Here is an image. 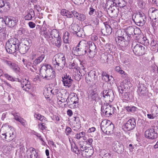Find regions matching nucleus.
<instances>
[{
    "mask_svg": "<svg viewBox=\"0 0 158 158\" xmlns=\"http://www.w3.org/2000/svg\"><path fill=\"white\" fill-rule=\"evenodd\" d=\"M52 64L56 70L59 71H61L66 64L64 55L61 53L56 54L53 58Z\"/></svg>",
    "mask_w": 158,
    "mask_h": 158,
    "instance_id": "1",
    "label": "nucleus"
},
{
    "mask_svg": "<svg viewBox=\"0 0 158 158\" xmlns=\"http://www.w3.org/2000/svg\"><path fill=\"white\" fill-rule=\"evenodd\" d=\"M40 75L44 79L47 80H50L55 77L54 70L50 64L42 65L40 68Z\"/></svg>",
    "mask_w": 158,
    "mask_h": 158,
    "instance_id": "2",
    "label": "nucleus"
},
{
    "mask_svg": "<svg viewBox=\"0 0 158 158\" xmlns=\"http://www.w3.org/2000/svg\"><path fill=\"white\" fill-rule=\"evenodd\" d=\"M101 127L104 133L109 135L113 133L114 125L110 121L105 119L102 122Z\"/></svg>",
    "mask_w": 158,
    "mask_h": 158,
    "instance_id": "3",
    "label": "nucleus"
},
{
    "mask_svg": "<svg viewBox=\"0 0 158 158\" xmlns=\"http://www.w3.org/2000/svg\"><path fill=\"white\" fill-rule=\"evenodd\" d=\"M150 18L152 20L151 24L154 28L158 27V10L154 8H151L148 11Z\"/></svg>",
    "mask_w": 158,
    "mask_h": 158,
    "instance_id": "4",
    "label": "nucleus"
},
{
    "mask_svg": "<svg viewBox=\"0 0 158 158\" xmlns=\"http://www.w3.org/2000/svg\"><path fill=\"white\" fill-rule=\"evenodd\" d=\"M133 21L138 26H143L146 21V17L143 13H134L132 16Z\"/></svg>",
    "mask_w": 158,
    "mask_h": 158,
    "instance_id": "5",
    "label": "nucleus"
},
{
    "mask_svg": "<svg viewBox=\"0 0 158 158\" xmlns=\"http://www.w3.org/2000/svg\"><path fill=\"white\" fill-rule=\"evenodd\" d=\"M132 48L133 52L135 55L140 56L145 54L147 48L143 46L140 44L133 43L132 45Z\"/></svg>",
    "mask_w": 158,
    "mask_h": 158,
    "instance_id": "6",
    "label": "nucleus"
},
{
    "mask_svg": "<svg viewBox=\"0 0 158 158\" xmlns=\"http://www.w3.org/2000/svg\"><path fill=\"white\" fill-rule=\"evenodd\" d=\"M106 104L103 105L101 108V111L103 114L105 115H110L116 113V110L115 108L110 105Z\"/></svg>",
    "mask_w": 158,
    "mask_h": 158,
    "instance_id": "7",
    "label": "nucleus"
},
{
    "mask_svg": "<svg viewBox=\"0 0 158 158\" xmlns=\"http://www.w3.org/2000/svg\"><path fill=\"white\" fill-rule=\"evenodd\" d=\"M86 41L83 40L81 41L77 47L74 50V52L77 56H81L86 53V50L84 51V48L85 46Z\"/></svg>",
    "mask_w": 158,
    "mask_h": 158,
    "instance_id": "8",
    "label": "nucleus"
},
{
    "mask_svg": "<svg viewBox=\"0 0 158 158\" xmlns=\"http://www.w3.org/2000/svg\"><path fill=\"white\" fill-rule=\"evenodd\" d=\"M101 94L102 95L103 99L106 102H112L114 98V95L113 91L110 89L104 90Z\"/></svg>",
    "mask_w": 158,
    "mask_h": 158,
    "instance_id": "9",
    "label": "nucleus"
},
{
    "mask_svg": "<svg viewBox=\"0 0 158 158\" xmlns=\"http://www.w3.org/2000/svg\"><path fill=\"white\" fill-rule=\"evenodd\" d=\"M14 132L15 130L13 128H8L6 133L1 134V137L4 140H7L8 141L11 140L14 138Z\"/></svg>",
    "mask_w": 158,
    "mask_h": 158,
    "instance_id": "10",
    "label": "nucleus"
},
{
    "mask_svg": "<svg viewBox=\"0 0 158 158\" xmlns=\"http://www.w3.org/2000/svg\"><path fill=\"white\" fill-rule=\"evenodd\" d=\"M115 40L116 42L118 43L119 45L123 47L127 46L129 44L130 41L127 35H126L125 36L123 35L121 36L119 38H116Z\"/></svg>",
    "mask_w": 158,
    "mask_h": 158,
    "instance_id": "11",
    "label": "nucleus"
},
{
    "mask_svg": "<svg viewBox=\"0 0 158 158\" xmlns=\"http://www.w3.org/2000/svg\"><path fill=\"white\" fill-rule=\"evenodd\" d=\"M145 136L150 139H153L157 138V134L155 132L154 127L148 129L145 132Z\"/></svg>",
    "mask_w": 158,
    "mask_h": 158,
    "instance_id": "12",
    "label": "nucleus"
},
{
    "mask_svg": "<svg viewBox=\"0 0 158 158\" xmlns=\"http://www.w3.org/2000/svg\"><path fill=\"white\" fill-rule=\"evenodd\" d=\"M136 122L134 119H129L123 126L126 130L130 131L133 130L135 127Z\"/></svg>",
    "mask_w": 158,
    "mask_h": 158,
    "instance_id": "13",
    "label": "nucleus"
},
{
    "mask_svg": "<svg viewBox=\"0 0 158 158\" xmlns=\"http://www.w3.org/2000/svg\"><path fill=\"white\" fill-rule=\"evenodd\" d=\"M62 81L64 86L69 88L72 85L73 80L71 79V77L66 74L63 76Z\"/></svg>",
    "mask_w": 158,
    "mask_h": 158,
    "instance_id": "14",
    "label": "nucleus"
},
{
    "mask_svg": "<svg viewBox=\"0 0 158 158\" xmlns=\"http://www.w3.org/2000/svg\"><path fill=\"white\" fill-rule=\"evenodd\" d=\"M98 76L96 75V72L94 70H91L88 74L86 75L85 79L87 83L91 81H93L97 79Z\"/></svg>",
    "mask_w": 158,
    "mask_h": 158,
    "instance_id": "15",
    "label": "nucleus"
},
{
    "mask_svg": "<svg viewBox=\"0 0 158 158\" xmlns=\"http://www.w3.org/2000/svg\"><path fill=\"white\" fill-rule=\"evenodd\" d=\"M5 22L6 25L11 27H14L17 24L18 20L15 18L10 17L6 18Z\"/></svg>",
    "mask_w": 158,
    "mask_h": 158,
    "instance_id": "16",
    "label": "nucleus"
},
{
    "mask_svg": "<svg viewBox=\"0 0 158 158\" xmlns=\"http://www.w3.org/2000/svg\"><path fill=\"white\" fill-rule=\"evenodd\" d=\"M114 150L118 153H121L124 151L123 146L118 141H114L113 144Z\"/></svg>",
    "mask_w": 158,
    "mask_h": 158,
    "instance_id": "17",
    "label": "nucleus"
},
{
    "mask_svg": "<svg viewBox=\"0 0 158 158\" xmlns=\"http://www.w3.org/2000/svg\"><path fill=\"white\" fill-rule=\"evenodd\" d=\"M41 35L44 36L48 41L52 40V36H50V29H48L46 27H43L40 32Z\"/></svg>",
    "mask_w": 158,
    "mask_h": 158,
    "instance_id": "18",
    "label": "nucleus"
},
{
    "mask_svg": "<svg viewBox=\"0 0 158 158\" xmlns=\"http://www.w3.org/2000/svg\"><path fill=\"white\" fill-rule=\"evenodd\" d=\"M88 94L89 97L92 100L95 101H97L98 100L99 97L96 88L93 87V89L89 91Z\"/></svg>",
    "mask_w": 158,
    "mask_h": 158,
    "instance_id": "19",
    "label": "nucleus"
},
{
    "mask_svg": "<svg viewBox=\"0 0 158 158\" xmlns=\"http://www.w3.org/2000/svg\"><path fill=\"white\" fill-rule=\"evenodd\" d=\"M140 31L139 29L136 28L135 29L132 26H130L127 28L126 30L125 31V32H126L127 36L129 38V40H130L131 38L133 36V33L134 34H138L139 33H136L135 31Z\"/></svg>",
    "mask_w": 158,
    "mask_h": 158,
    "instance_id": "20",
    "label": "nucleus"
},
{
    "mask_svg": "<svg viewBox=\"0 0 158 158\" xmlns=\"http://www.w3.org/2000/svg\"><path fill=\"white\" fill-rule=\"evenodd\" d=\"M10 8V5L9 2L0 0V12L2 13L6 12Z\"/></svg>",
    "mask_w": 158,
    "mask_h": 158,
    "instance_id": "21",
    "label": "nucleus"
},
{
    "mask_svg": "<svg viewBox=\"0 0 158 158\" xmlns=\"http://www.w3.org/2000/svg\"><path fill=\"white\" fill-rule=\"evenodd\" d=\"M19 46L9 44L8 43L6 44V51L9 53H14L17 52V48Z\"/></svg>",
    "mask_w": 158,
    "mask_h": 158,
    "instance_id": "22",
    "label": "nucleus"
},
{
    "mask_svg": "<svg viewBox=\"0 0 158 158\" xmlns=\"http://www.w3.org/2000/svg\"><path fill=\"white\" fill-rule=\"evenodd\" d=\"M118 8L114 5V3H112V1H108L106 4V8L108 14H109L110 10L111 12L114 11L115 9H117Z\"/></svg>",
    "mask_w": 158,
    "mask_h": 158,
    "instance_id": "23",
    "label": "nucleus"
},
{
    "mask_svg": "<svg viewBox=\"0 0 158 158\" xmlns=\"http://www.w3.org/2000/svg\"><path fill=\"white\" fill-rule=\"evenodd\" d=\"M128 82L127 80H124L122 82L120 85L118 87L119 91H128V89L129 86L128 85Z\"/></svg>",
    "mask_w": 158,
    "mask_h": 158,
    "instance_id": "24",
    "label": "nucleus"
},
{
    "mask_svg": "<svg viewBox=\"0 0 158 158\" xmlns=\"http://www.w3.org/2000/svg\"><path fill=\"white\" fill-rule=\"evenodd\" d=\"M45 55L43 53L41 54L33 61L32 67L35 69H36V65L41 62L45 57Z\"/></svg>",
    "mask_w": 158,
    "mask_h": 158,
    "instance_id": "25",
    "label": "nucleus"
},
{
    "mask_svg": "<svg viewBox=\"0 0 158 158\" xmlns=\"http://www.w3.org/2000/svg\"><path fill=\"white\" fill-rule=\"evenodd\" d=\"M74 10L70 11L69 10L65 9H62L61 11V14L62 15L64 16H66L68 18H72L73 16V12Z\"/></svg>",
    "mask_w": 158,
    "mask_h": 158,
    "instance_id": "26",
    "label": "nucleus"
},
{
    "mask_svg": "<svg viewBox=\"0 0 158 158\" xmlns=\"http://www.w3.org/2000/svg\"><path fill=\"white\" fill-rule=\"evenodd\" d=\"M146 88L143 85H141L138 87L137 92L140 96H145L147 94V90Z\"/></svg>",
    "mask_w": 158,
    "mask_h": 158,
    "instance_id": "27",
    "label": "nucleus"
},
{
    "mask_svg": "<svg viewBox=\"0 0 158 158\" xmlns=\"http://www.w3.org/2000/svg\"><path fill=\"white\" fill-rule=\"evenodd\" d=\"M84 151L82 152L81 154L84 157H88L91 156L93 153V149L87 147L86 149H85Z\"/></svg>",
    "mask_w": 158,
    "mask_h": 158,
    "instance_id": "28",
    "label": "nucleus"
},
{
    "mask_svg": "<svg viewBox=\"0 0 158 158\" xmlns=\"http://www.w3.org/2000/svg\"><path fill=\"white\" fill-rule=\"evenodd\" d=\"M106 29H102V32L104 33L105 35H109L111 34L112 32V29L110 26L109 25L107 24V22L104 23Z\"/></svg>",
    "mask_w": 158,
    "mask_h": 158,
    "instance_id": "29",
    "label": "nucleus"
},
{
    "mask_svg": "<svg viewBox=\"0 0 158 158\" xmlns=\"http://www.w3.org/2000/svg\"><path fill=\"white\" fill-rule=\"evenodd\" d=\"M35 16V12L32 9H30L27 11V14L24 17V19L26 20H31Z\"/></svg>",
    "mask_w": 158,
    "mask_h": 158,
    "instance_id": "30",
    "label": "nucleus"
},
{
    "mask_svg": "<svg viewBox=\"0 0 158 158\" xmlns=\"http://www.w3.org/2000/svg\"><path fill=\"white\" fill-rule=\"evenodd\" d=\"M73 16L77 19L81 21H84L86 19L85 15L83 14L79 13L76 11H73Z\"/></svg>",
    "mask_w": 158,
    "mask_h": 158,
    "instance_id": "31",
    "label": "nucleus"
},
{
    "mask_svg": "<svg viewBox=\"0 0 158 158\" xmlns=\"http://www.w3.org/2000/svg\"><path fill=\"white\" fill-rule=\"evenodd\" d=\"M29 49L25 45L22 44L19 46V48H17V52L19 51L21 54H24L27 52Z\"/></svg>",
    "mask_w": 158,
    "mask_h": 158,
    "instance_id": "32",
    "label": "nucleus"
},
{
    "mask_svg": "<svg viewBox=\"0 0 158 158\" xmlns=\"http://www.w3.org/2000/svg\"><path fill=\"white\" fill-rule=\"evenodd\" d=\"M150 41V44L152 48L155 49V51H158V43L157 40L156 39L151 38Z\"/></svg>",
    "mask_w": 158,
    "mask_h": 158,
    "instance_id": "33",
    "label": "nucleus"
},
{
    "mask_svg": "<svg viewBox=\"0 0 158 158\" xmlns=\"http://www.w3.org/2000/svg\"><path fill=\"white\" fill-rule=\"evenodd\" d=\"M27 152H29L30 153V155L31 158H37L38 156L37 153L35 149L33 148H30L27 150Z\"/></svg>",
    "mask_w": 158,
    "mask_h": 158,
    "instance_id": "34",
    "label": "nucleus"
},
{
    "mask_svg": "<svg viewBox=\"0 0 158 158\" xmlns=\"http://www.w3.org/2000/svg\"><path fill=\"white\" fill-rule=\"evenodd\" d=\"M79 98L77 95H74L69 100L68 99L67 103L69 105L72 104H76L78 103Z\"/></svg>",
    "mask_w": 158,
    "mask_h": 158,
    "instance_id": "35",
    "label": "nucleus"
},
{
    "mask_svg": "<svg viewBox=\"0 0 158 158\" xmlns=\"http://www.w3.org/2000/svg\"><path fill=\"white\" fill-rule=\"evenodd\" d=\"M50 36H52V40L53 38H57L58 37H60L59 35V32L56 29H53L52 30L50 29Z\"/></svg>",
    "mask_w": 158,
    "mask_h": 158,
    "instance_id": "36",
    "label": "nucleus"
},
{
    "mask_svg": "<svg viewBox=\"0 0 158 158\" xmlns=\"http://www.w3.org/2000/svg\"><path fill=\"white\" fill-rule=\"evenodd\" d=\"M6 28H2L0 29V41H2L6 39Z\"/></svg>",
    "mask_w": 158,
    "mask_h": 158,
    "instance_id": "37",
    "label": "nucleus"
},
{
    "mask_svg": "<svg viewBox=\"0 0 158 158\" xmlns=\"http://www.w3.org/2000/svg\"><path fill=\"white\" fill-rule=\"evenodd\" d=\"M3 76L7 80H8L12 82L19 81V79L14 77L12 76L7 73H6L4 74Z\"/></svg>",
    "mask_w": 158,
    "mask_h": 158,
    "instance_id": "38",
    "label": "nucleus"
},
{
    "mask_svg": "<svg viewBox=\"0 0 158 158\" xmlns=\"http://www.w3.org/2000/svg\"><path fill=\"white\" fill-rule=\"evenodd\" d=\"M53 90L50 88H45L44 90V94L46 98H49L51 96V94L52 93Z\"/></svg>",
    "mask_w": 158,
    "mask_h": 158,
    "instance_id": "39",
    "label": "nucleus"
},
{
    "mask_svg": "<svg viewBox=\"0 0 158 158\" xmlns=\"http://www.w3.org/2000/svg\"><path fill=\"white\" fill-rule=\"evenodd\" d=\"M6 43L18 46L20 45L19 40L15 38L10 39Z\"/></svg>",
    "mask_w": 158,
    "mask_h": 158,
    "instance_id": "40",
    "label": "nucleus"
},
{
    "mask_svg": "<svg viewBox=\"0 0 158 158\" xmlns=\"http://www.w3.org/2000/svg\"><path fill=\"white\" fill-rule=\"evenodd\" d=\"M52 42L54 45L58 48H60L61 46L62 40L60 37L56 38L54 41H52Z\"/></svg>",
    "mask_w": 158,
    "mask_h": 158,
    "instance_id": "41",
    "label": "nucleus"
},
{
    "mask_svg": "<svg viewBox=\"0 0 158 158\" xmlns=\"http://www.w3.org/2000/svg\"><path fill=\"white\" fill-rule=\"evenodd\" d=\"M127 91H119V95L123 99L127 101L129 99V97L128 95Z\"/></svg>",
    "mask_w": 158,
    "mask_h": 158,
    "instance_id": "42",
    "label": "nucleus"
},
{
    "mask_svg": "<svg viewBox=\"0 0 158 158\" xmlns=\"http://www.w3.org/2000/svg\"><path fill=\"white\" fill-rule=\"evenodd\" d=\"M80 30H81V28L78 25L76 24H72L70 30L73 34H75Z\"/></svg>",
    "mask_w": 158,
    "mask_h": 158,
    "instance_id": "43",
    "label": "nucleus"
},
{
    "mask_svg": "<svg viewBox=\"0 0 158 158\" xmlns=\"http://www.w3.org/2000/svg\"><path fill=\"white\" fill-rule=\"evenodd\" d=\"M126 35H127L125 31L123 30L118 29V30L115 34L116 36V38H119L121 36L123 35L126 36Z\"/></svg>",
    "mask_w": 158,
    "mask_h": 158,
    "instance_id": "44",
    "label": "nucleus"
},
{
    "mask_svg": "<svg viewBox=\"0 0 158 158\" xmlns=\"http://www.w3.org/2000/svg\"><path fill=\"white\" fill-rule=\"evenodd\" d=\"M119 13L118 8L116 9L113 11L111 12L110 10L109 11V14H108L112 18H115L118 16V13Z\"/></svg>",
    "mask_w": 158,
    "mask_h": 158,
    "instance_id": "45",
    "label": "nucleus"
},
{
    "mask_svg": "<svg viewBox=\"0 0 158 158\" xmlns=\"http://www.w3.org/2000/svg\"><path fill=\"white\" fill-rule=\"evenodd\" d=\"M100 155L102 158H109L110 157V153L104 149L101 150Z\"/></svg>",
    "mask_w": 158,
    "mask_h": 158,
    "instance_id": "46",
    "label": "nucleus"
},
{
    "mask_svg": "<svg viewBox=\"0 0 158 158\" xmlns=\"http://www.w3.org/2000/svg\"><path fill=\"white\" fill-rule=\"evenodd\" d=\"M126 109L129 112H131L133 113L135 112H137L138 110V109L137 107L132 106L126 107Z\"/></svg>",
    "mask_w": 158,
    "mask_h": 158,
    "instance_id": "47",
    "label": "nucleus"
},
{
    "mask_svg": "<svg viewBox=\"0 0 158 158\" xmlns=\"http://www.w3.org/2000/svg\"><path fill=\"white\" fill-rule=\"evenodd\" d=\"M69 34L67 31L65 32L63 37V41L64 43L67 44L69 43L70 39L69 38Z\"/></svg>",
    "mask_w": 158,
    "mask_h": 158,
    "instance_id": "48",
    "label": "nucleus"
},
{
    "mask_svg": "<svg viewBox=\"0 0 158 158\" xmlns=\"http://www.w3.org/2000/svg\"><path fill=\"white\" fill-rule=\"evenodd\" d=\"M71 148L72 151L77 154H80V151L78 149L75 143L71 144Z\"/></svg>",
    "mask_w": 158,
    "mask_h": 158,
    "instance_id": "49",
    "label": "nucleus"
},
{
    "mask_svg": "<svg viewBox=\"0 0 158 158\" xmlns=\"http://www.w3.org/2000/svg\"><path fill=\"white\" fill-rule=\"evenodd\" d=\"M102 78L105 81L108 82L113 81L114 79L112 76H110L109 75L104 77H103Z\"/></svg>",
    "mask_w": 158,
    "mask_h": 158,
    "instance_id": "50",
    "label": "nucleus"
},
{
    "mask_svg": "<svg viewBox=\"0 0 158 158\" xmlns=\"http://www.w3.org/2000/svg\"><path fill=\"white\" fill-rule=\"evenodd\" d=\"M23 90L26 91H30L32 89V86L31 85L30 82H28V84L22 87Z\"/></svg>",
    "mask_w": 158,
    "mask_h": 158,
    "instance_id": "51",
    "label": "nucleus"
},
{
    "mask_svg": "<svg viewBox=\"0 0 158 158\" xmlns=\"http://www.w3.org/2000/svg\"><path fill=\"white\" fill-rule=\"evenodd\" d=\"M142 38L143 41L142 43H143L145 45L148 46L150 44V43L151 42L150 40H151V38H150L149 39H148L146 37H143Z\"/></svg>",
    "mask_w": 158,
    "mask_h": 158,
    "instance_id": "52",
    "label": "nucleus"
},
{
    "mask_svg": "<svg viewBox=\"0 0 158 158\" xmlns=\"http://www.w3.org/2000/svg\"><path fill=\"white\" fill-rule=\"evenodd\" d=\"M41 54V52L39 51L33 52L31 53L32 59H34L36 57H38Z\"/></svg>",
    "mask_w": 158,
    "mask_h": 158,
    "instance_id": "53",
    "label": "nucleus"
},
{
    "mask_svg": "<svg viewBox=\"0 0 158 158\" xmlns=\"http://www.w3.org/2000/svg\"><path fill=\"white\" fill-rule=\"evenodd\" d=\"M139 7L140 8H143L145 6V3L143 0H135Z\"/></svg>",
    "mask_w": 158,
    "mask_h": 158,
    "instance_id": "54",
    "label": "nucleus"
},
{
    "mask_svg": "<svg viewBox=\"0 0 158 158\" xmlns=\"http://www.w3.org/2000/svg\"><path fill=\"white\" fill-rule=\"evenodd\" d=\"M10 68L13 69L16 73H18L19 71V68L17 65L14 63Z\"/></svg>",
    "mask_w": 158,
    "mask_h": 158,
    "instance_id": "55",
    "label": "nucleus"
},
{
    "mask_svg": "<svg viewBox=\"0 0 158 158\" xmlns=\"http://www.w3.org/2000/svg\"><path fill=\"white\" fill-rule=\"evenodd\" d=\"M89 52H90L91 51H93L95 50L96 48V46L94 43L91 42L89 45Z\"/></svg>",
    "mask_w": 158,
    "mask_h": 158,
    "instance_id": "56",
    "label": "nucleus"
},
{
    "mask_svg": "<svg viewBox=\"0 0 158 158\" xmlns=\"http://www.w3.org/2000/svg\"><path fill=\"white\" fill-rule=\"evenodd\" d=\"M69 67L70 69H75L76 71H77V72H78V68L77 64L74 62L70 63L69 65Z\"/></svg>",
    "mask_w": 158,
    "mask_h": 158,
    "instance_id": "57",
    "label": "nucleus"
},
{
    "mask_svg": "<svg viewBox=\"0 0 158 158\" xmlns=\"http://www.w3.org/2000/svg\"><path fill=\"white\" fill-rule=\"evenodd\" d=\"M31 40L29 39H26L24 40V44H23V45H25L26 46L30 48V47L31 46Z\"/></svg>",
    "mask_w": 158,
    "mask_h": 158,
    "instance_id": "58",
    "label": "nucleus"
},
{
    "mask_svg": "<svg viewBox=\"0 0 158 158\" xmlns=\"http://www.w3.org/2000/svg\"><path fill=\"white\" fill-rule=\"evenodd\" d=\"M89 12L88 14L90 16L93 15L94 14H95L96 12L95 9L92 6H91L89 8Z\"/></svg>",
    "mask_w": 158,
    "mask_h": 158,
    "instance_id": "59",
    "label": "nucleus"
},
{
    "mask_svg": "<svg viewBox=\"0 0 158 158\" xmlns=\"http://www.w3.org/2000/svg\"><path fill=\"white\" fill-rule=\"evenodd\" d=\"M158 67L156 64H153L152 65L151 69V72H156L158 71Z\"/></svg>",
    "mask_w": 158,
    "mask_h": 158,
    "instance_id": "60",
    "label": "nucleus"
},
{
    "mask_svg": "<svg viewBox=\"0 0 158 158\" xmlns=\"http://www.w3.org/2000/svg\"><path fill=\"white\" fill-rule=\"evenodd\" d=\"M127 1V0H126V1H125L124 0H123L121 2H118V6L120 7H124L126 5V2Z\"/></svg>",
    "mask_w": 158,
    "mask_h": 158,
    "instance_id": "61",
    "label": "nucleus"
},
{
    "mask_svg": "<svg viewBox=\"0 0 158 158\" xmlns=\"http://www.w3.org/2000/svg\"><path fill=\"white\" fill-rule=\"evenodd\" d=\"M91 21L96 25L98 24L99 23V20L95 16L92 18Z\"/></svg>",
    "mask_w": 158,
    "mask_h": 158,
    "instance_id": "62",
    "label": "nucleus"
},
{
    "mask_svg": "<svg viewBox=\"0 0 158 158\" xmlns=\"http://www.w3.org/2000/svg\"><path fill=\"white\" fill-rule=\"evenodd\" d=\"M27 29L26 28L21 27L20 28L18 31V34L20 35H22V34H24L25 33Z\"/></svg>",
    "mask_w": 158,
    "mask_h": 158,
    "instance_id": "63",
    "label": "nucleus"
},
{
    "mask_svg": "<svg viewBox=\"0 0 158 158\" xmlns=\"http://www.w3.org/2000/svg\"><path fill=\"white\" fill-rule=\"evenodd\" d=\"M154 109H153L152 108L151 110V112L152 113V114H155V117L157 116L158 115V107L157 108H154Z\"/></svg>",
    "mask_w": 158,
    "mask_h": 158,
    "instance_id": "64",
    "label": "nucleus"
}]
</instances>
